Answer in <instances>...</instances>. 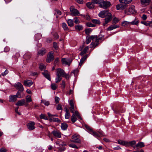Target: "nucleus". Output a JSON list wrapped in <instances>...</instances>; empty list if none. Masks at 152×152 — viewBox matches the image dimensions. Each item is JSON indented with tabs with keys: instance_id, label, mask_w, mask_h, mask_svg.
<instances>
[{
	"instance_id": "774afa93",
	"label": "nucleus",
	"mask_w": 152,
	"mask_h": 152,
	"mask_svg": "<svg viewBox=\"0 0 152 152\" xmlns=\"http://www.w3.org/2000/svg\"><path fill=\"white\" fill-rule=\"evenodd\" d=\"M85 127L90 132H91L92 131V129L89 126L87 125H85Z\"/></svg>"
},
{
	"instance_id": "c85d7f7f",
	"label": "nucleus",
	"mask_w": 152,
	"mask_h": 152,
	"mask_svg": "<svg viewBox=\"0 0 152 152\" xmlns=\"http://www.w3.org/2000/svg\"><path fill=\"white\" fill-rule=\"evenodd\" d=\"M87 6L89 9H92L94 8V4L91 2H89L86 3Z\"/></svg>"
},
{
	"instance_id": "f257e3e1",
	"label": "nucleus",
	"mask_w": 152,
	"mask_h": 152,
	"mask_svg": "<svg viewBox=\"0 0 152 152\" xmlns=\"http://www.w3.org/2000/svg\"><path fill=\"white\" fill-rule=\"evenodd\" d=\"M65 73L64 71L62 69L58 68L56 70V82L57 83L59 82L62 79V77Z\"/></svg>"
},
{
	"instance_id": "a878e982",
	"label": "nucleus",
	"mask_w": 152,
	"mask_h": 152,
	"mask_svg": "<svg viewBox=\"0 0 152 152\" xmlns=\"http://www.w3.org/2000/svg\"><path fill=\"white\" fill-rule=\"evenodd\" d=\"M91 134L95 137H99L100 136V135H101L102 134L100 132L99 133L96 132H95L92 130V131L91 132Z\"/></svg>"
},
{
	"instance_id": "bb28decb",
	"label": "nucleus",
	"mask_w": 152,
	"mask_h": 152,
	"mask_svg": "<svg viewBox=\"0 0 152 152\" xmlns=\"http://www.w3.org/2000/svg\"><path fill=\"white\" fill-rule=\"evenodd\" d=\"M136 141L134 140L130 142H127L126 146H131L132 147L133 145L135 144Z\"/></svg>"
},
{
	"instance_id": "69168bd1",
	"label": "nucleus",
	"mask_w": 152,
	"mask_h": 152,
	"mask_svg": "<svg viewBox=\"0 0 152 152\" xmlns=\"http://www.w3.org/2000/svg\"><path fill=\"white\" fill-rule=\"evenodd\" d=\"M78 72V70L77 69H76L72 71L71 72V73H73L74 75H75V74H77Z\"/></svg>"
},
{
	"instance_id": "aec40b11",
	"label": "nucleus",
	"mask_w": 152,
	"mask_h": 152,
	"mask_svg": "<svg viewBox=\"0 0 152 152\" xmlns=\"http://www.w3.org/2000/svg\"><path fill=\"white\" fill-rule=\"evenodd\" d=\"M145 146L144 143L142 142H140L138 143L135 146L137 149H138L139 148H141ZM134 148H135V147L134 146Z\"/></svg>"
},
{
	"instance_id": "052dcab7",
	"label": "nucleus",
	"mask_w": 152,
	"mask_h": 152,
	"mask_svg": "<svg viewBox=\"0 0 152 152\" xmlns=\"http://www.w3.org/2000/svg\"><path fill=\"white\" fill-rule=\"evenodd\" d=\"M7 150L4 148H0V152H6Z\"/></svg>"
},
{
	"instance_id": "c9c22d12",
	"label": "nucleus",
	"mask_w": 152,
	"mask_h": 152,
	"mask_svg": "<svg viewBox=\"0 0 152 152\" xmlns=\"http://www.w3.org/2000/svg\"><path fill=\"white\" fill-rule=\"evenodd\" d=\"M71 120L73 123H74L77 120V118L74 114H73L71 117Z\"/></svg>"
},
{
	"instance_id": "de8ad7c7",
	"label": "nucleus",
	"mask_w": 152,
	"mask_h": 152,
	"mask_svg": "<svg viewBox=\"0 0 152 152\" xmlns=\"http://www.w3.org/2000/svg\"><path fill=\"white\" fill-rule=\"evenodd\" d=\"M51 88L53 90H55L57 88V86L55 83H53L51 85Z\"/></svg>"
},
{
	"instance_id": "4d7b16f0",
	"label": "nucleus",
	"mask_w": 152,
	"mask_h": 152,
	"mask_svg": "<svg viewBox=\"0 0 152 152\" xmlns=\"http://www.w3.org/2000/svg\"><path fill=\"white\" fill-rule=\"evenodd\" d=\"M91 40H93L94 39H95V40L97 38V35H92L89 37Z\"/></svg>"
},
{
	"instance_id": "8fccbe9b",
	"label": "nucleus",
	"mask_w": 152,
	"mask_h": 152,
	"mask_svg": "<svg viewBox=\"0 0 152 152\" xmlns=\"http://www.w3.org/2000/svg\"><path fill=\"white\" fill-rule=\"evenodd\" d=\"M69 146L72 148L78 149L79 147H77L76 145L73 144H70L69 145Z\"/></svg>"
},
{
	"instance_id": "13d9d810",
	"label": "nucleus",
	"mask_w": 152,
	"mask_h": 152,
	"mask_svg": "<svg viewBox=\"0 0 152 152\" xmlns=\"http://www.w3.org/2000/svg\"><path fill=\"white\" fill-rule=\"evenodd\" d=\"M56 109L57 110H63V108L61 105L60 104H59L57 105V107H56Z\"/></svg>"
},
{
	"instance_id": "c756f323",
	"label": "nucleus",
	"mask_w": 152,
	"mask_h": 152,
	"mask_svg": "<svg viewBox=\"0 0 152 152\" xmlns=\"http://www.w3.org/2000/svg\"><path fill=\"white\" fill-rule=\"evenodd\" d=\"M118 144L120 145H124L126 146L127 141L122 140H119L118 141Z\"/></svg>"
},
{
	"instance_id": "f704fd0d",
	"label": "nucleus",
	"mask_w": 152,
	"mask_h": 152,
	"mask_svg": "<svg viewBox=\"0 0 152 152\" xmlns=\"http://www.w3.org/2000/svg\"><path fill=\"white\" fill-rule=\"evenodd\" d=\"M51 34L54 37L55 39H58L59 38V36L57 33L55 32H53L51 33Z\"/></svg>"
},
{
	"instance_id": "dca6fc26",
	"label": "nucleus",
	"mask_w": 152,
	"mask_h": 152,
	"mask_svg": "<svg viewBox=\"0 0 152 152\" xmlns=\"http://www.w3.org/2000/svg\"><path fill=\"white\" fill-rule=\"evenodd\" d=\"M127 5L126 4H120L117 5L116 6V9L118 10H123L126 7Z\"/></svg>"
},
{
	"instance_id": "9d476101",
	"label": "nucleus",
	"mask_w": 152,
	"mask_h": 152,
	"mask_svg": "<svg viewBox=\"0 0 152 152\" xmlns=\"http://www.w3.org/2000/svg\"><path fill=\"white\" fill-rule=\"evenodd\" d=\"M35 123L33 121H30L27 124V127L29 130H32L35 129Z\"/></svg>"
},
{
	"instance_id": "3c124183",
	"label": "nucleus",
	"mask_w": 152,
	"mask_h": 152,
	"mask_svg": "<svg viewBox=\"0 0 152 152\" xmlns=\"http://www.w3.org/2000/svg\"><path fill=\"white\" fill-rule=\"evenodd\" d=\"M81 16H83L84 17H85L86 19L87 20H90L91 19L90 17L88 14H86V16H85L84 15H81Z\"/></svg>"
},
{
	"instance_id": "f3484780",
	"label": "nucleus",
	"mask_w": 152,
	"mask_h": 152,
	"mask_svg": "<svg viewBox=\"0 0 152 152\" xmlns=\"http://www.w3.org/2000/svg\"><path fill=\"white\" fill-rule=\"evenodd\" d=\"M33 83L31 80H26L24 81V85L26 86L30 87L33 84Z\"/></svg>"
},
{
	"instance_id": "cd10ccee",
	"label": "nucleus",
	"mask_w": 152,
	"mask_h": 152,
	"mask_svg": "<svg viewBox=\"0 0 152 152\" xmlns=\"http://www.w3.org/2000/svg\"><path fill=\"white\" fill-rule=\"evenodd\" d=\"M49 121H53L54 122H57L58 123H60L61 122V120L58 118H51L49 119Z\"/></svg>"
},
{
	"instance_id": "f03ea898",
	"label": "nucleus",
	"mask_w": 152,
	"mask_h": 152,
	"mask_svg": "<svg viewBox=\"0 0 152 152\" xmlns=\"http://www.w3.org/2000/svg\"><path fill=\"white\" fill-rule=\"evenodd\" d=\"M104 36L102 35H99L97 36V38L95 42H92L90 44V48H94L99 44V42L100 41H103L104 40Z\"/></svg>"
},
{
	"instance_id": "4be33fe9",
	"label": "nucleus",
	"mask_w": 152,
	"mask_h": 152,
	"mask_svg": "<svg viewBox=\"0 0 152 152\" xmlns=\"http://www.w3.org/2000/svg\"><path fill=\"white\" fill-rule=\"evenodd\" d=\"M61 26L64 30L66 31H68L69 30V28L65 23H63L61 24Z\"/></svg>"
},
{
	"instance_id": "e2e57ef3",
	"label": "nucleus",
	"mask_w": 152,
	"mask_h": 152,
	"mask_svg": "<svg viewBox=\"0 0 152 152\" xmlns=\"http://www.w3.org/2000/svg\"><path fill=\"white\" fill-rule=\"evenodd\" d=\"M64 75H63V77H64L66 78V79H69V76L68 75L66 74L65 72V73L64 74Z\"/></svg>"
},
{
	"instance_id": "7c9ffc66",
	"label": "nucleus",
	"mask_w": 152,
	"mask_h": 152,
	"mask_svg": "<svg viewBox=\"0 0 152 152\" xmlns=\"http://www.w3.org/2000/svg\"><path fill=\"white\" fill-rule=\"evenodd\" d=\"M46 52V49L45 48H42L38 51V54L41 56H42L44 55Z\"/></svg>"
},
{
	"instance_id": "e433bc0d",
	"label": "nucleus",
	"mask_w": 152,
	"mask_h": 152,
	"mask_svg": "<svg viewBox=\"0 0 152 152\" xmlns=\"http://www.w3.org/2000/svg\"><path fill=\"white\" fill-rule=\"evenodd\" d=\"M75 29L78 31L81 30L83 29V26L80 25H77L75 26Z\"/></svg>"
},
{
	"instance_id": "6e6552de",
	"label": "nucleus",
	"mask_w": 152,
	"mask_h": 152,
	"mask_svg": "<svg viewBox=\"0 0 152 152\" xmlns=\"http://www.w3.org/2000/svg\"><path fill=\"white\" fill-rule=\"evenodd\" d=\"M110 12H109L108 10H106L101 11L99 14V17L102 18H104L107 15L108 13Z\"/></svg>"
},
{
	"instance_id": "5fc2aeb1",
	"label": "nucleus",
	"mask_w": 152,
	"mask_h": 152,
	"mask_svg": "<svg viewBox=\"0 0 152 152\" xmlns=\"http://www.w3.org/2000/svg\"><path fill=\"white\" fill-rule=\"evenodd\" d=\"M53 47L55 49H57L58 48V44L56 42H53Z\"/></svg>"
},
{
	"instance_id": "37998d69",
	"label": "nucleus",
	"mask_w": 152,
	"mask_h": 152,
	"mask_svg": "<svg viewBox=\"0 0 152 152\" xmlns=\"http://www.w3.org/2000/svg\"><path fill=\"white\" fill-rule=\"evenodd\" d=\"M122 24L123 26H126L130 25V22H127L126 21H124L122 23Z\"/></svg>"
},
{
	"instance_id": "09e8293b",
	"label": "nucleus",
	"mask_w": 152,
	"mask_h": 152,
	"mask_svg": "<svg viewBox=\"0 0 152 152\" xmlns=\"http://www.w3.org/2000/svg\"><path fill=\"white\" fill-rule=\"evenodd\" d=\"M46 68L45 66L43 65H40L39 66V68L41 71L44 70V71L45 70V69H46Z\"/></svg>"
},
{
	"instance_id": "a18cd8bd",
	"label": "nucleus",
	"mask_w": 152,
	"mask_h": 152,
	"mask_svg": "<svg viewBox=\"0 0 152 152\" xmlns=\"http://www.w3.org/2000/svg\"><path fill=\"white\" fill-rule=\"evenodd\" d=\"M74 22L76 24L79 23H80V22L79 20L78 19V18L76 17H75L74 18Z\"/></svg>"
},
{
	"instance_id": "864d4df0",
	"label": "nucleus",
	"mask_w": 152,
	"mask_h": 152,
	"mask_svg": "<svg viewBox=\"0 0 152 152\" xmlns=\"http://www.w3.org/2000/svg\"><path fill=\"white\" fill-rule=\"evenodd\" d=\"M118 19L116 18H114L113 19V23H114V24H116L118 22Z\"/></svg>"
},
{
	"instance_id": "338daca9",
	"label": "nucleus",
	"mask_w": 152,
	"mask_h": 152,
	"mask_svg": "<svg viewBox=\"0 0 152 152\" xmlns=\"http://www.w3.org/2000/svg\"><path fill=\"white\" fill-rule=\"evenodd\" d=\"M8 73V71L6 69L4 72H3L1 73V75H2L4 76L7 75Z\"/></svg>"
},
{
	"instance_id": "680f3d73",
	"label": "nucleus",
	"mask_w": 152,
	"mask_h": 152,
	"mask_svg": "<svg viewBox=\"0 0 152 152\" xmlns=\"http://www.w3.org/2000/svg\"><path fill=\"white\" fill-rule=\"evenodd\" d=\"M59 98L58 97L56 96L55 97V101L56 104L59 102Z\"/></svg>"
},
{
	"instance_id": "393cba45",
	"label": "nucleus",
	"mask_w": 152,
	"mask_h": 152,
	"mask_svg": "<svg viewBox=\"0 0 152 152\" xmlns=\"http://www.w3.org/2000/svg\"><path fill=\"white\" fill-rule=\"evenodd\" d=\"M119 27V25H111L107 28V30L109 31L112 30L116 28Z\"/></svg>"
},
{
	"instance_id": "a19ab883",
	"label": "nucleus",
	"mask_w": 152,
	"mask_h": 152,
	"mask_svg": "<svg viewBox=\"0 0 152 152\" xmlns=\"http://www.w3.org/2000/svg\"><path fill=\"white\" fill-rule=\"evenodd\" d=\"M101 0H92V2L94 4H99V3H100Z\"/></svg>"
},
{
	"instance_id": "58836bf2",
	"label": "nucleus",
	"mask_w": 152,
	"mask_h": 152,
	"mask_svg": "<svg viewBox=\"0 0 152 152\" xmlns=\"http://www.w3.org/2000/svg\"><path fill=\"white\" fill-rule=\"evenodd\" d=\"M73 114H74V113H73ZM74 114H75V116L76 115L79 119H80L81 120H82V118L80 115L78 111H75Z\"/></svg>"
},
{
	"instance_id": "f8f14e48",
	"label": "nucleus",
	"mask_w": 152,
	"mask_h": 152,
	"mask_svg": "<svg viewBox=\"0 0 152 152\" xmlns=\"http://www.w3.org/2000/svg\"><path fill=\"white\" fill-rule=\"evenodd\" d=\"M53 52H50L49 53V54L48 56H47V61L48 63H50L51 61H53L54 59V57L53 55Z\"/></svg>"
},
{
	"instance_id": "0e129e2a",
	"label": "nucleus",
	"mask_w": 152,
	"mask_h": 152,
	"mask_svg": "<svg viewBox=\"0 0 152 152\" xmlns=\"http://www.w3.org/2000/svg\"><path fill=\"white\" fill-rule=\"evenodd\" d=\"M76 2L77 3L80 4H83L84 2V1L83 0H75Z\"/></svg>"
},
{
	"instance_id": "473e14b6",
	"label": "nucleus",
	"mask_w": 152,
	"mask_h": 152,
	"mask_svg": "<svg viewBox=\"0 0 152 152\" xmlns=\"http://www.w3.org/2000/svg\"><path fill=\"white\" fill-rule=\"evenodd\" d=\"M68 126V125L66 123H63L61 124V128L63 130H66Z\"/></svg>"
},
{
	"instance_id": "4c0bfd02",
	"label": "nucleus",
	"mask_w": 152,
	"mask_h": 152,
	"mask_svg": "<svg viewBox=\"0 0 152 152\" xmlns=\"http://www.w3.org/2000/svg\"><path fill=\"white\" fill-rule=\"evenodd\" d=\"M26 102H30L32 101V99L31 96H27L26 98Z\"/></svg>"
},
{
	"instance_id": "423d86ee",
	"label": "nucleus",
	"mask_w": 152,
	"mask_h": 152,
	"mask_svg": "<svg viewBox=\"0 0 152 152\" xmlns=\"http://www.w3.org/2000/svg\"><path fill=\"white\" fill-rule=\"evenodd\" d=\"M104 19V23L103 24V25L104 26H105L107 24L110 22L113 18L112 15L110 13H108L107 15L106 16Z\"/></svg>"
},
{
	"instance_id": "2f4dec72",
	"label": "nucleus",
	"mask_w": 152,
	"mask_h": 152,
	"mask_svg": "<svg viewBox=\"0 0 152 152\" xmlns=\"http://www.w3.org/2000/svg\"><path fill=\"white\" fill-rule=\"evenodd\" d=\"M124 112V110L123 109L118 108L115 109V110L114 111V112L115 113L119 114H120L121 113H123Z\"/></svg>"
},
{
	"instance_id": "2eb2a0df",
	"label": "nucleus",
	"mask_w": 152,
	"mask_h": 152,
	"mask_svg": "<svg viewBox=\"0 0 152 152\" xmlns=\"http://www.w3.org/2000/svg\"><path fill=\"white\" fill-rule=\"evenodd\" d=\"M42 74L48 80H50L51 79L50 72H48L47 70H45L44 72H42Z\"/></svg>"
},
{
	"instance_id": "49530a36",
	"label": "nucleus",
	"mask_w": 152,
	"mask_h": 152,
	"mask_svg": "<svg viewBox=\"0 0 152 152\" xmlns=\"http://www.w3.org/2000/svg\"><path fill=\"white\" fill-rule=\"evenodd\" d=\"M91 31L92 30L91 28L87 29L85 30L86 34L88 35Z\"/></svg>"
},
{
	"instance_id": "6ab92c4d",
	"label": "nucleus",
	"mask_w": 152,
	"mask_h": 152,
	"mask_svg": "<svg viewBox=\"0 0 152 152\" xmlns=\"http://www.w3.org/2000/svg\"><path fill=\"white\" fill-rule=\"evenodd\" d=\"M17 99L16 96L15 95H11L9 97V101L10 102H14Z\"/></svg>"
},
{
	"instance_id": "bf43d9fd",
	"label": "nucleus",
	"mask_w": 152,
	"mask_h": 152,
	"mask_svg": "<svg viewBox=\"0 0 152 152\" xmlns=\"http://www.w3.org/2000/svg\"><path fill=\"white\" fill-rule=\"evenodd\" d=\"M91 39H90V38L89 37H88V38L87 37L86 39V43L87 44H88L89 43H90V42H91Z\"/></svg>"
},
{
	"instance_id": "412c9836",
	"label": "nucleus",
	"mask_w": 152,
	"mask_h": 152,
	"mask_svg": "<svg viewBox=\"0 0 152 152\" xmlns=\"http://www.w3.org/2000/svg\"><path fill=\"white\" fill-rule=\"evenodd\" d=\"M67 23L68 25L71 27H72L74 26V21L73 20L68 19L67 20Z\"/></svg>"
},
{
	"instance_id": "72a5a7b5",
	"label": "nucleus",
	"mask_w": 152,
	"mask_h": 152,
	"mask_svg": "<svg viewBox=\"0 0 152 152\" xmlns=\"http://www.w3.org/2000/svg\"><path fill=\"white\" fill-rule=\"evenodd\" d=\"M119 1L121 3L127 4L130 3L132 0H119Z\"/></svg>"
},
{
	"instance_id": "20e7f679",
	"label": "nucleus",
	"mask_w": 152,
	"mask_h": 152,
	"mask_svg": "<svg viewBox=\"0 0 152 152\" xmlns=\"http://www.w3.org/2000/svg\"><path fill=\"white\" fill-rule=\"evenodd\" d=\"M70 10L71 12L70 14L72 16L81 15L78 10L75 8V7L73 6L70 7Z\"/></svg>"
},
{
	"instance_id": "c03bdc74",
	"label": "nucleus",
	"mask_w": 152,
	"mask_h": 152,
	"mask_svg": "<svg viewBox=\"0 0 152 152\" xmlns=\"http://www.w3.org/2000/svg\"><path fill=\"white\" fill-rule=\"evenodd\" d=\"M41 103L47 106H48L50 104L49 102L45 100H41Z\"/></svg>"
},
{
	"instance_id": "39448f33",
	"label": "nucleus",
	"mask_w": 152,
	"mask_h": 152,
	"mask_svg": "<svg viewBox=\"0 0 152 152\" xmlns=\"http://www.w3.org/2000/svg\"><path fill=\"white\" fill-rule=\"evenodd\" d=\"M110 2L108 1H104L103 0H101L100 3H99V6L104 9H107L110 7L111 6Z\"/></svg>"
},
{
	"instance_id": "6e6d98bb",
	"label": "nucleus",
	"mask_w": 152,
	"mask_h": 152,
	"mask_svg": "<svg viewBox=\"0 0 152 152\" xmlns=\"http://www.w3.org/2000/svg\"><path fill=\"white\" fill-rule=\"evenodd\" d=\"M86 25L88 26L89 27H93L95 26V25L89 23H86Z\"/></svg>"
},
{
	"instance_id": "5701e85b",
	"label": "nucleus",
	"mask_w": 152,
	"mask_h": 152,
	"mask_svg": "<svg viewBox=\"0 0 152 152\" xmlns=\"http://www.w3.org/2000/svg\"><path fill=\"white\" fill-rule=\"evenodd\" d=\"M65 109V118L66 119H69L70 117V113L69 109L66 108Z\"/></svg>"
},
{
	"instance_id": "1a4fd4ad",
	"label": "nucleus",
	"mask_w": 152,
	"mask_h": 152,
	"mask_svg": "<svg viewBox=\"0 0 152 152\" xmlns=\"http://www.w3.org/2000/svg\"><path fill=\"white\" fill-rule=\"evenodd\" d=\"M135 12L134 7L132 6L130 7L129 9H126L125 10V13L127 15H130L134 13Z\"/></svg>"
},
{
	"instance_id": "4468645a",
	"label": "nucleus",
	"mask_w": 152,
	"mask_h": 152,
	"mask_svg": "<svg viewBox=\"0 0 152 152\" xmlns=\"http://www.w3.org/2000/svg\"><path fill=\"white\" fill-rule=\"evenodd\" d=\"M141 5L143 7H145L149 4L151 0H140Z\"/></svg>"
},
{
	"instance_id": "b1692460",
	"label": "nucleus",
	"mask_w": 152,
	"mask_h": 152,
	"mask_svg": "<svg viewBox=\"0 0 152 152\" xmlns=\"http://www.w3.org/2000/svg\"><path fill=\"white\" fill-rule=\"evenodd\" d=\"M87 57V55H85L81 59L80 61V62L79 63V66H81V65L84 63V61L86 60Z\"/></svg>"
},
{
	"instance_id": "0eeeda50",
	"label": "nucleus",
	"mask_w": 152,
	"mask_h": 152,
	"mask_svg": "<svg viewBox=\"0 0 152 152\" xmlns=\"http://www.w3.org/2000/svg\"><path fill=\"white\" fill-rule=\"evenodd\" d=\"M14 87L17 89L21 92L24 91V88L23 85L20 83L18 82L14 85Z\"/></svg>"
},
{
	"instance_id": "79ce46f5",
	"label": "nucleus",
	"mask_w": 152,
	"mask_h": 152,
	"mask_svg": "<svg viewBox=\"0 0 152 152\" xmlns=\"http://www.w3.org/2000/svg\"><path fill=\"white\" fill-rule=\"evenodd\" d=\"M91 21L94 23L100 24V21L99 20H96V19H92Z\"/></svg>"
},
{
	"instance_id": "9b49d317",
	"label": "nucleus",
	"mask_w": 152,
	"mask_h": 152,
	"mask_svg": "<svg viewBox=\"0 0 152 152\" xmlns=\"http://www.w3.org/2000/svg\"><path fill=\"white\" fill-rule=\"evenodd\" d=\"M61 61L63 64L69 66L72 62V59H66V58H63L61 59Z\"/></svg>"
},
{
	"instance_id": "7ed1b4c3",
	"label": "nucleus",
	"mask_w": 152,
	"mask_h": 152,
	"mask_svg": "<svg viewBox=\"0 0 152 152\" xmlns=\"http://www.w3.org/2000/svg\"><path fill=\"white\" fill-rule=\"evenodd\" d=\"M80 136L78 134H75L72 136V140L71 142H72L80 144L81 143V141L80 139Z\"/></svg>"
},
{
	"instance_id": "ddd939ff",
	"label": "nucleus",
	"mask_w": 152,
	"mask_h": 152,
	"mask_svg": "<svg viewBox=\"0 0 152 152\" xmlns=\"http://www.w3.org/2000/svg\"><path fill=\"white\" fill-rule=\"evenodd\" d=\"M52 133L55 137L59 138L61 137V134L58 131L54 130L52 132Z\"/></svg>"
},
{
	"instance_id": "ea45409f",
	"label": "nucleus",
	"mask_w": 152,
	"mask_h": 152,
	"mask_svg": "<svg viewBox=\"0 0 152 152\" xmlns=\"http://www.w3.org/2000/svg\"><path fill=\"white\" fill-rule=\"evenodd\" d=\"M130 24L132 25H138V20L135 19L132 22H130Z\"/></svg>"
},
{
	"instance_id": "a211bd4d",
	"label": "nucleus",
	"mask_w": 152,
	"mask_h": 152,
	"mask_svg": "<svg viewBox=\"0 0 152 152\" xmlns=\"http://www.w3.org/2000/svg\"><path fill=\"white\" fill-rule=\"evenodd\" d=\"M26 101L24 99L18 101L15 103V105L18 106H21L25 105Z\"/></svg>"
},
{
	"instance_id": "603ef678",
	"label": "nucleus",
	"mask_w": 152,
	"mask_h": 152,
	"mask_svg": "<svg viewBox=\"0 0 152 152\" xmlns=\"http://www.w3.org/2000/svg\"><path fill=\"white\" fill-rule=\"evenodd\" d=\"M40 118L41 119H44L45 120H48V118L46 116L43 114H41L40 115Z\"/></svg>"
}]
</instances>
